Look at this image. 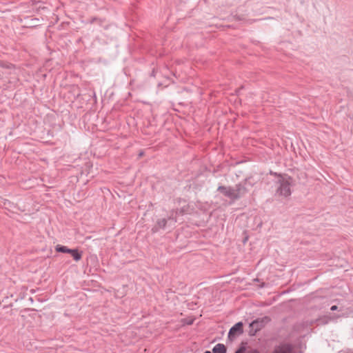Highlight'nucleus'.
Instances as JSON below:
<instances>
[{"mask_svg": "<svg viewBox=\"0 0 353 353\" xmlns=\"http://www.w3.org/2000/svg\"><path fill=\"white\" fill-rule=\"evenodd\" d=\"M293 178L285 175L278 179V187L276 189L275 196L288 198L292 194L291 186L292 185Z\"/></svg>", "mask_w": 353, "mask_h": 353, "instance_id": "nucleus-1", "label": "nucleus"}, {"mask_svg": "<svg viewBox=\"0 0 353 353\" xmlns=\"http://www.w3.org/2000/svg\"><path fill=\"white\" fill-rule=\"evenodd\" d=\"M254 185L252 177H248L241 182L236 184L234 189L235 199L243 197Z\"/></svg>", "mask_w": 353, "mask_h": 353, "instance_id": "nucleus-2", "label": "nucleus"}, {"mask_svg": "<svg viewBox=\"0 0 353 353\" xmlns=\"http://www.w3.org/2000/svg\"><path fill=\"white\" fill-rule=\"evenodd\" d=\"M55 251L59 253L69 254L73 258L75 261H79L81 259L83 252L79 250L78 248L70 249L67 246L57 244L55 246Z\"/></svg>", "mask_w": 353, "mask_h": 353, "instance_id": "nucleus-3", "label": "nucleus"}, {"mask_svg": "<svg viewBox=\"0 0 353 353\" xmlns=\"http://www.w3.org/2000/svg\"><path fill=\"white\" fill-rule=\"evenodd\" d=\"M243 333V323L239 321L235 323L229 330L228 341L232 342L237 336Z\"/></svg>", "mask_w": 353, "mask_h": 353, "instance_id": "nucleus-4", "label": "nucleus"}, {"mask_svg": "<svg viewBox=\"0 0 353 353\" xmlns=\"http://www.w3.org/2000/svg\"><path fill=\"white\" fill-rule=\"evenodd\" d=\"M271 321L269 316H263L262 318H258L252 321L249 324V327H254L258 332L262 330L265 325Z\"/></svg>", "mask_w": 353, "mask_h": 353, "instance_id": "nucleus-5", "label": "nucleus"}, {"mask_svg": "<svg viewBox=\"0 0 353 353\" xmlns=\"http://www.w3.org/2000/svg\"><path fill=\"white\" fill-rule=\"evenodd\" d=\"M217 191L221 193L225 196L229 198L232 201H234L235 194L234 189L231 186L219 185L217 188Z\"/></svg>", "mask_w": 353, "mask_h": 353, "instance_id": "nucleus-6", "label": "nucleus"}, {"mask_svg": "<svg viewBox=\"0 0 353 353\" xmlns=\"http://www.w3.org/2000/svg\"><path fill=\"white\" fill-rule=\"evenodd\" d=\"M167 226H168V219L165 218L159 219L151 230L152 233H157L161 229L165 230Z\"/></svg>", "mask_w": 353, "mask_h": 353, "instance_id": "nucleus-7", "label": "nucleus"}, {"mask_svg": "<svg viewBox=\"0 0 353 353\" xmlns=\"http://www.w3.org/2000/svg\"><path fill=\"white\" fill-rule=\"evenodd\" d=\"M226 352L227 348L222 343H218L212 348V353H226Z\"/></svg>", "mask_w": 353, "mask_h": 353, "instance_id": "nucleus-8", "label": "nucleus"}, {"mask_svg": "<svg viewBox=\"0 0 353 353\" xmlns=\"http://www.w3.org/2000/svg\"><path fill=\"white\" fill-rule=\"evenodd\" d=\"M246 350L245 346L242 343L240 347L234 352V353H245ZM248 353H260L259 350L254 349Z\"/></svg>", "mask_w": 353, "mask_h": 353, "instance_id": "nucleus-9", "label": "nucleus"}, {"mask_svg": "<svg viewBox=\"0 0 353 353\" xmlns=\"http://www.w3.org/2000/svg\"><path fill=\"white\" fill-rule=\"evenodd\" d=\"M168 219V224L169 227H172L174 225L175 223L176 222V217L173 216L172 215L169 216L168 218H165Z\"/></svg>", "mask_w": 353, "mask_h": 353, "instance_id": "nucleus-10", "label": "nucleus"}, {"mask_svg": "<svg viewBox=\"0 0 353 353\" xmlns=\"http://www.w3.org/2000/svg\"><path fill=\"white\" fill-rule=\"evenodd\" d=\"M257 332L258 331L256 329H254V327H250L248 334L250 336H254L256 334Z\"/></svg>", "mask_w": 353, "mask_h": 353, "instance_id": "nucleus-11", "label": "nucleus"}, {"mask_svg": "<svg viewBox=\"0 0 353 353\" xmlns=\"http://www.w3.org/2000/svg\"><path fill=\"white\" fill-rule=\"evenodd\" d=\"M179 211V214H181V215H183L184 214L186 213L187 212V208L186 207H182L181 208H180L179 210H178Z\"/></svg>", "mask_w": 353, "mask_h": 353, "instance_id": "nucleus-12", "label": "nucleus"}, {"mask_svg": "<svg viewBox=\"0 0 353 353\" xmlns=\"http://www.w3.org/2000/svg\"><path fill=\"white\" fill-rule=\"evenodd\" d=\"M95 21H98V22H99V25H101L103 21L102 19H98V18H97V17H94V18H92V19H91V21H90V22L92 23H94Z\"/></svg>", "mask_w": 353, "mask_h": 353, "instance_id": "nucleus-13", "label": "nucleus"}, {"mask_svg": "<svg viewBox=\"0 0 353 353\" xmlns=\"http://www.w3.org/2000/svg\"><path fill=\"white\" fill-rule=\"evenodd\" d=\"M270 174L274 175V176H276L279 177V179H280V178H281V176H282V174H278V173H276V172H272V171H270Z\"/></svg>", "mask_w": 353, "mask_h": 353, "instance_id": "nucleus-14", "label": "nucleus"}, {"mask_svg": "<svg viewBox=\"0 0 353 353\" xmlns=\"http://www.w3.org/2000/svg\"><path fill=\"white\" fill-rule=\"evenodd\" d=\"M156 73H157V70L156 69L154 68L150 73V76L151 77H155L156 76Z\"/></svg>", "mask_w": 353, "mask_h": 353, "instance_id": "nucleus-15", "label": "nucleus"}, {"mask_svg": "<svg viewBox=\"0 0 353 353\" xmlns=\"http://www.w3.org/2000/svg\"><path fill=\"white\" fill-rule=\"evenodd\" d=\"M337 309H338V307H337V305H332V306H331V307H330V310H331L332 311H335V310H336Z\"/></svg>", "mask_w": 353, "mask_h": 353, "instance_id": "nucleus-16", "label": "nucleus"}, {"mask_svg": "<svg viewBox=\"0 0 353 353\" xmlns=\"http://www.w3.org/2000/svg\"><path fill=\"white\" fill-rule=\"evenodd\" d=\"M247 240H248V237L245 238V239L243 240V243H245Z\"/></svg>", "mask_w": 353, "mask_h": 353, "instance_id": "nucleus-17", "label": "nucleus"}, {"mask_svg": "<svg viewBox=\"0 0 353 353\" xmlns=\"http://www.w3.org/2000/svg\"><path fill=\"white\" fill-rule=\"evenodd\" d=\"M203 353H211V352L208 351V350H206L205 352Z\"/></svg>", "mask_w": 353, "mask_h": 353, "instance_id": "nucleus-18", "label": "nucleus"}, {"mask_svg": "<svg viewBox=\"0 0 353 353\" xmlns=\"http://www.w3.org/2000/svg\"><path fill=\"white\" fill-rule=\"evenodd\" d=\"M1 67H5L2 63H0Z\"/></svg>", "mask_w": 353, "mask_h": 353, "instance_id": "nucleus-19", "label": "nucleus"}]
</instances>
